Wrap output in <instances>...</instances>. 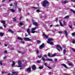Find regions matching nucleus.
Masks as SVG:
<instances>
[{
  "label": "nucleus",
  "mask_w": 75,
  "mask_h": 75,
  "mask_svg": "<svg viewBox=\"0 0 75 75\" xmlns=\"http://www.w3.org/2000/svg\"><path fill=\"white\" fill-rule=\"evenodd\" d=\"M49 3V2H48V1H47V0H45L43 1L42 6L43 7H46L47 4H48Z\"/></svg>",
  "instance_id": "obj_1"
},
{
  "label": "nucleus",
  "mask_w": 75,
  "mask_h": 75,
  "mask_svg": "<svg viewBox=\"0 0 75 75\" xmlns=\"http://www.w3.org/2000/svg\"><path fill=\"white\" fill-rule=\"evenodd\" d=\"M18 66L17 67H23V65H22V64H21V60H20L18 61Z\"/></svg>",
  "instance_id": "obj_2"
},
{
  "label": "nucleus",
  "mask_w": 75,
  "mask_h": 75,
  "mask_svg": "<svg viewBox=\"0 0 75 75\" xmlns=\"http://www.w3.org/2000/svg\"><path fill=\"white\" fill-rule=\"evenodd\" d=\"M32 21L33 22V24L34 25H35L36 27H37L38 25V23L35 22L34 20H32Z\"/></svg>",
  "instance_id": "obj_3"
},
{
  "label": "nucleus",
  "mask_w": 75,
  "mask_h": 75,
  "mask_svg": "<svg viewBox=\"0 0 75 75\" xmlns=\"http://www.w3.org/2000/svg\"><path fill=\"white\" fill-rule=\"evenodd\" d=\"M36 28H37L36 27L32 28V29L31 30V33H33V34H34V33H35V31H34V30H35Z\"/></svg>",
  "instance_id": "obj_4"
},
{
  "label": "nucleus",
  "mask_w": 75,
  "mask_h": 75,
  "mask_svg": "<svg viewBox=\"0 0 75 75\" xmlns=\"http://www.w3.org/2000/svg\"><path fill=\"white\" fill-rule=\"evenodd\" d=\"M57 50H58V51H59V52H60V50L58 49L59 48H60V50H62V47H61V46L60 45H57Z\"/></svg>",
  "instance_id": "obj_5"
},
{
  "label": "nucleus",
  "mask_w": 75,
  "mask_h": 75,
  "mask_svg": "<svg viewBox=\"0 0 75 75\" xmlns=\"http://www.w3.org/2000/svg\"><path fill=\"white\" fill-rule=\"evenodd\" d=\"M23 40H25V41H32L31 39H30L28 38H24Z\"/></svg>",
  "instance_id": "obj_6"
},
{
  "label": "nucleus",
  "mask_w": 75,
  "mask_h": 75,
  "mask_svg": "<svg viewBox=\"0 0 75 75\" xmlns=\"http://www.w3.org/2000/svg\"><path fill=\"white\" fill-rule=\"evenodd\" d=\"M56 53H55L54 54H52V55L50 56V53H48V56L49 57H54L56 56Z\"/></svg>",
  "instance_id": "obj_7"
},
{
  "label": "nucleus",
  "mask_w": 75,
  "mask_h": 75,
  "mask_svg": "<svg viewBox=\"0 0 75 75\" xmlns=\"http://www.w3.org/2000/svg\"><path fill=\"white\" fill-rule=\"evenodd\" d=\"M27 71L28 72H29V73H30L31 71V68L30 67H28L27 69Z\"/></svg>",
  "instance_id": "obj_8"
},
{
  "label": "nucleus",
  "mask_w": 75,
  "mask_h": 75,
  "mask_svg": "<svg viewBox=\"0 0 75 75\" xmlns=\"http://www.w3.org/2000/svg\"><path fill=\"white\" fill-rule=\"evenodd\" d=\"M9 11H11L12 13H15V12H16V10L14 9H9Z\"/></svg>",
  "instance_id": "obj_9"
},
{
  "label": "nucleus",
  "mask_w": 75,
  "mask_h": 75,
  "mask_svg": "<svg viewBox=\"0 0 75 75\" xmlns=\"http://www.w3.org/2000/svg\"><path fill=\"white\" fill-rule=\"evenodd\" d=\"M42 61H44V62H45V60H46V61H49V59H46V60L45 59V58H44V57H42Z\"/></svg>",
  "instance_id": "obj_10"
},
{
  "label": "nucleus",
  "mask_w": 75,
  "mask_h": 75,
  "mask_svg": "<svg viewBox=\"0 0 75 75\" xmlns=\"http://www.w3.org/2000/svg\"><path fill=\"white\" fill-rule=\"evenodd\" d=\"M53 41V39L52 38H50L48 39V41H47V43H50V42L51 41Z\"/></svg>",
  "instance_id": "obj_11"
},
{
  "label": "nucleus",
  "mask_w": 75,
  "mask_h": 75,
  "mask_svg": "<svg viewBox=\"0 0 75 75\" xmlns=\"http://www.w3.org/2000/svg\"><path fill=\"white\" fill-rule=\"evenodd\" d=\"M32 69L33 70H35L36 69V66L35 65H33L32 66Z\"/></svg>",
  "instance_id": "obj_12"
},
{
  "label": "nucleus",
  "mask_w": 75,
  "mask_h": 75,
  "mask_svg": "<svg viewBox=\"0 0 75 75\" xmlns=\"http://www.w3.org/2000/svg\"><path fill=\"white\" fill-rule=\"evenodd\" d=\"M64 33L66 37H67V36L68 35V32L66 30H64Z\"/></svg>",
  "instance_id": "obj_13"
},
{
  "label": "nucleus",
  "mask_w": 75,
  "mask_h": 75,
  "mask_svg": "<svg viewBox=\"0 0 75 75\" xmlns=\"http://www.w3.org/2000/svg\"><path fill=\"white\" fill-rule=\"evenodd\" d=\"M27 33H28L29 35H30V28H28L27 29Z\"/></svg>",
  "instance_id": "obj_14"
},
{
  "label": "nucleus",
  "mask_w": 75,
  "mask_h": 75,
  "mask_svg": "<svg viewBox=\"0 0 75 75\" xmlns=\"http://www.w3.org/2000/svg\"><path fill=\"white\" fill-rule=\"evenodd\" d=\"M44 44L43 43L40 46V49H42L44 47Z\"/></svg>",
  "instance_id": "obj_15"
},
{
  "label": "nucleus",
  "mask_w": 75,
  "mask_h": 75,
  "mask_svg": "<svg viewBox=\"0 0 75 75\" xmlns=\"http://www.w3.org/2000/svg\"><path fill=\"white\" fill-rule=\"evenodd\" d=\"M61 65L62 67H64V68H67V65L65 64H61Z\"/></svg>",
  "instance_id": "obj_16"
},
{
  "label": "nucleus",
  "mask_w": 75,
  "mask_h": 75,
  "mask_svg": "<svg viewBox=\"0 0 75 75\" xmlns=\"http://www.w3.org/2000/svg\"><path fill=\"white\" fill-rule=\"evenodd\" d=\"M69 17V16H67L64 18V19H68Z\"/></svg>",
  "instance_id": "obj_17"
},
{
  "label": "nucleus",
  "mask_w": 75,
  "mask_h": 75,
  "mask_svg": "<svg viewBox=\"0 0 75 75\" xmlns=\"http://www.w3.org/2000/svg\"><path fill=\"white\" fill-rule=\"evenodd\" d=\"M4 35V33H0V37H2Z\"/></svg>",
  "instance_id": "obj_18"
},
{
  "label": "nucleus",
  "mask_w": 75,
  "mask_h": 75,
  "mask_svg": "<svg viewBox=\"0 0 75 75\" xmlns=\"http://www.w3.org/2000/svg\"><path fill=\"white\" fill-rule=\"evenodd\" d=\"M68 1H64L62 2V3H63V4H67V3H68Z\"/></svg>",
  "instance_id": "obj_19"
},
{
  "label": "nucleus",
  "mask_w": 75,
  "mask_h": 75,
  "mask_svg": "<svg viewBox=\"0 0 75 75\" xmlns=\"http://www.w3.org/2000/svg\"><path fill=\"white\" fill-rule=\"evenodd\" d=\"M12 74H13V75H14V74L17 75H18V73L16 72H12Z\"/></svg>",
  "instance_id": "obj_20"
},
{
  "label": "nucleus",
  "mask_w": 75,
  "mask_h": 75,
  "mask_svg": "<svg viewBox=\"0 0 75 75\" xmlns=\"http://www.w3.org/2000/svg\"><path fill=\"white\" fill-rule=\"evenodd\" d=\"M70 11H72V12H73V13H74V14H75V11L73 10L72 9H70Z\"/></svg>",
  "instance_id": "obj_21"
},
{
  "label": "nucleus",
  "mask_w": 75,
  "mask_h": 75,
  "mask_svg": "<svg viewBox=\"0 0 75 75\" xmlns=\"http://www.w3.org/2000/svg\"><path fill=\"white\" fill-rule=\"evenodd\" d=\"M13 64L12 65V67H13V66H14L15 65V62L13 61Z\"/></svg>",
  "instance_id": "obj_22"
},
{
  "label": "nucleus",
  "mask_w": 75,
  "mask_h": 75,
  "mask_svg": "<svg viewBox=\"0 0 75 75\" xmlns=\"http://www.w3.org/2000/svg\"><path fill=\"white\" fill-rule=\"evenodd\" d=\"M43 35L44 36V37H45V38H48V35H47L45 34H43Z\"/></svg>",
  "instance_id": "obj_23"
},
{
  "label": "nucleus",
  "mask_w": 75,
  "mask_h": 75,
  "mask_svg": "<svg viewBox=\"0 0 75 75\" xmlns=\"http://www.w3.org/2000/svg\"><path fill=\"white\" fill-rule=\"evenodd\" d=\"M59 23H60V24L62 27H63V24H62V23L61 22V21H59Z\"/></svg>",
  "instance_id": "obj_24"
},
{
  "label": "nucleus",
  "mask_w": 75,
  "mask_h": 75,
  "mask_svg": "<svg viewBox=\"0 0 75 75\" xmlns=\"http://www.w3.org/2000/svg\"><path fill=\"white\" fill-rule=\"evenodd\" d=\"M1 23H2V24H5L6 23V21H1Z\"/></svg>",
  "instance_id": "obj_25"
},
{
  "label": "nucleus",
  "mask_w": 75,
  "mask_h": 75,
  "mask_svg": "<svg viewBox=\"0 0 75 75\" xmlns=\"http://www.w3.org/2000/svg\"><path fill=\"white\" fill-rule=\"evenodd\" d=\"M17 39L18 40H23V39L20 37H18Z\"/></svg>",
  "instance_id": "obj_26"
},
{
  "label": "nucleus",
  "mask_w": 75,
  "mask_h": 75,
  "mask_svg": "<svg viewBox=\"0 0 75 75\" xmlns=\"http://www.w3.org/2000/svg\"><path fill=\"white\" fill-rule=\"evenodd\" d=\"M44 67H43V66L40 67H39V69H42Z\"/></svg>",
  "instance_id": "obj_27"
},
{
  "label": "nucleus",
  "mask_w": 75,
  "mask_h": 75,
  "mask_svg": "<svg viewBox=\"0 0 75 75\" xmlns=\"http://www.w3.org/2000/svg\"><path fill=\"white\" fill-rule=\"evenodd\" d=\"M8 31L11 32V33H13V31L11 30H8Z\"/></svg>",
  "instance_id": "obj_28"
},
{
  "label": "nucleus",
  "mask_w": 75,
  "mask_h": 75,
  "mask_svg": "<svg viewBox=\"0 0 75 75\" xmlns=\"http://www.w3.org/2000/svg\"><path fill=\"white\" fill-rule=\"evenodd\" d=\"M23 23L22 22H20V25H18L19 27H20V25H23Z\"/></svg>",
  "instance_id": "obj_29"
},
{
  "label": "nucleus",
  "mask_w": 75,
  "mask_h": 75,
  "mask_svg": "<svg viewBox=\"0 0 75 75\" xmlns=\"http://www.w3.org/2000/svg\"><path fill=\"white\" fill-rule=\"evenodd\" d=\"M48 44H50V45H52L53 44V43L52 42H49V43H48Z\"/></svg>",
  "instance_id": "obj_30"
},
{
  "label": "nucleus",
  "mask_w": 75,
  "mask_h": 75,
  "mask_svg": "<svg viewBox=\"0 0 75 75\" xmlns=\"http://www.w3.org/2000/svg\"><path fill=\"white\" fill-rule=\"evenodd\" d=\"M13 21L15 22H16V17L14 18H13Z\"/></svg>",
  "instance_id": "obj_31"
},
{
  "label": "nucleus",
  "mask_w": 75,
  "mask_h": 75,
  "mask_svg": "<svg viewBox=\"0 0 75 75\" xmlns=\"http://www.w3.org/2000/svg\"><path fill=\"white\" fill-rule=\"evenodd\" d=\"M36 51L37 52V54H39L40 53V52H39V51H38V50L37 49L36 50Z\"/></svg>",
  "instance_id": "obj_32"
},
{
  "label": "nucleus",
  "mask_w": 75,
  "mask_h": 75,
  "mask_svg": "<svg viewBox=\"0 0 75 75\" xmlns=\"http://www.w3.org/2000/svg\"><path fill=\"white\" fill-rule=\"evenodd\" d=\"M68 65H69V66H72V65H73L72 63H69Z\"/></svg>",
  "instance_id": "obj_33"
},
{
  "label": "nucleus",
  "mask_w": 75,
  "mask_h": 75,
  "mask_svg": "<svg viewBox=\"0 0 75 75\" xmlns=\"http://www.w3.org/2000/svg\"><path fill=\"white\" fill-rule=\"evenodd\" d=\"M65 52H66V50L64 49L63 50L64 54H65Z\"/></svg>",
  "instance_id": "obj_34"
},
{
  "label": "nucleus",
  "mask_w": 75,
  "mask_h": 75,
  "mask_svg": "<svg viewBox=\"0 0 75 75\" xmlns=\"http://www.w3.org/2000/svg\"><path fill=\"white\" fill-rule=\"evenodd\" d=\"M72 43H73V44H75V40L74 39H73Z\"/></svg>",
  "instance_id": "obj_35"
},
{
  "label": "nucleus",
  "mask_w": 75,
  "mask_h": 75,
  "mask_svg": "<svg viewBox=\"0 0 75 75\" xmlns=\"http://www.w3.org/2000/svg\"><path fill=\"white\" fill-rule=\"evenodd\" d=\"M42 57V55H40L39 56H38V57L39 58H41Z\"/></svg>",
  "instance_id": "obj_36"
},
{
  "label": "nucleus",
  "mask_w": 75,
  "mask_h": 75,
  "mask_svg": "<svg viewBox=\"0 0 75 75\" xmlns=\"http://www.w3.org/2000/svg\"><path fill=\"white\" fill-rule=\"evenodd\" d=\"M37 12L38 13H40V9H38L36 10Z\"/></svg>",
  "instance_id": "obj_37"
},
{
  "label": "nucleus",
  "mask_w": 75,
  "mask_h": 75,
  "mask_svg": "<svg viewBox=\"0 0 75 75\" xmlns=\"http://www.w3.org/2000/svg\"><path fill=\"white\" fill-rule=\"evenodd\" d=\"M33 8H34V9H38V8L35 7H32Z\"/></svg>",
  "instance_id": "obj_38"
},
{
  "label": "nucleus",
  "mask_w": 75,
  "mask_h": 75,
  "mask_svg": "<svg viewBox=\"0 0 75 75\" xmlns=\"http://www.w3.org/2000/svg\"><path fill=\"white\" fill-rule=\"evenodd\" d=\"M37 42L38 44H40L41 42L40 40L37 41Z\"/></svg>",
  "instance_id": "obj_39"
},
{
  "label": "nucleus",
  "mask_w": 75,
  "mask_h": 75,
  "mask_svg": "<svg viewBox=\"0 0 75 75\" xmlns=\"http://www.w3.org/2000/svg\"><path fill=\"white\" fill-rule=\"evenodd\" d=\"M14 4H15V6H17V2H15L14 3Z\"/></svg>",
  "instance_id": "obj_40"
},
{
  "label": "nucleus",
  "mask_w": 75,
  "mask_h": 75,
  "mask_svg": "<svg viewBox=\"0 0 75 75\" xmlns=\"http://www.w3.org/2000/svg\"><path fill=\"white\" fill-rule=\"evenodd\" d=\"M66 24V23H65V21H64L63 25H65Z\"/></svg>",
  "instance_id": "obj_41"
},
{
  "label": "nucleus",
  "mask_w": 75,
  "mask_h": 75,
  "mask_svg": "<svg viewBox=\"0 0 75 75\" xmlns=\"http://www.w3.org/2000/svg\"><path fill=\"white\" fill-rule=\"evenodd\" d=\"M73 51H74V52H75V49L72 48L71 49Z\"/></svg>",
  "instance_id": "obj_42"
},
{
  "label": "nucleus",
  "mask_w": 75,
  "mask_h": 75,
  "mask_svg": "<svg viewBox=\"0 0 75 75\" xmlns=\"http://www.w3.org/2000/svg\"><path fill=\"white\" fill-rule=\"evenodd\" d=\"M53 61V60H52V59H49V61H51V62H52Z\"/></svg>",
  "instance_id": "obj_43"
},
{
  "label": "nucleus",
  "mask_w": 75,
  "mask_h": 75,
  "mask_svg": "<svg viewBox=\"0 0 75 75\" xmlns=\"http://www.w3.org/2000/svg\"><path fill=\"white\" fill-rule=\"evenodd\" d=\"M72 35H73V36H74V35H75V32L72 33Z\"/></svg>",
  "instance_id": "obj_44"
},
{
  "label": "nucleus",
  "mask_w": 75,
  "mask_h": 75,
  "mask_svg": "<svg viewBox=\"0 0 75 75\" xmlns=\"http://www.w3.org/2000/svg\"><path fill=\"white\" fill-rule=\"evenodd\" d=\"M3 25L4 26V27L5 28H6V27L7 26L6 25H5V24H4Z\"/></svg>",
  "instance_id": "obj_45"
},
{
  "label": "nucleus",
  "mask_w": 75,
  "mask_h": 75,
  "mask_svg": "<svg viewBox=\"0 0 75 75\" xmlns=\"http://www.w3.org/2000/svg\"><path fill=\"white\" fill-rule=\"evenodd\" d=\"M40 62H41V60L37 61V62L38 63H40Z\"/></svg>",
  "instance_id": "obj_46"
},
{
  "label": "nucleus",
  "mask_w": 75,
  "mask_h": 75,
  "mask_svg": "<svg viewBox=\"0 0 75 75\" xmlns=\"http://www.w3.org/2000/svg\"><path fill=\"white\" fill-rule=\"evenodd\" d=\"M4 52L5 54H7V51L6 50H5L4 51Z\"/></svg>",
  "instance_id": "obj_47"
},
{
  "label": "nucleus",
  "mask_w": 75,
  "mask_h": 75,
  "mask_svg": "<svg viewBox=\"0 0 75 75\" xmlns=\"http://www.w3.org/2000/svg\"><path fill=\"white\" fill-rule=\"evenodd\" d=\"M69 27H70V28H72V25H69Z\"/></svg>",
  "instance_id": "obj_48"
},
{
  "label": "nucleus",
  "mask_w": 75,
  "mask_h": 75,
  "mask_svg": "<svg viewBox=\"0 0 75 75\" xmlns=\"http://www.w3.org/2000/svg\"><path fill=\"white\" fill-rule=\"evenodd\" d=\"M44 65H45V66H46V67H47V63H44Z\"/></svg>",
  "instance_id": "obj_49"
},
{
  "label": "nucleus",
  "mask_w": 75,
  "mask_h": 75,
  "mask_svg": "<svg viewBox=\"0 0 75 75\" xmlns=\"http://www.w3.org/2000/svg\"><path fill=\"white\" fill-rule=\"evenodd\" d=\"M0 65H2V61H0Z\"/></svg>",
  "instance_id": "obj_50"
},
{
  "label": "nucleus",
  "mask_w": 75,
  "mask_h": 75,
  "mask_svg": "<svg viewBox=\"0 0 75 75\" xmlns=\"http://www.w3.org/2000/svg\"><path fill=\"white\" fill-rule=\"evenodd\" d=\"M47 67L49 68V69H51V68L49 66H47Z\"/></svg>",
  "instance_id": "obj_51"
},
{
  "label": "nucleus",
  "mask_w": 75,
  "mask_h": 75,
  "mask_svg": "<svg viewBox=\"0 0 75 75\" xmlns=\"http://www.w3.org/2000/svg\"><path fill=\"white\" fill-rule=\"evenodd\" d=\"M14 50V49L13 47L11 48V50Z\"/></svg>",
  "instance_id": "obj_52"
},
{
  "label": "nucleus",
  "mask_w": 75,
  "mask_h": 75,
  "mask_svg": "<svg viewBox=\"0 0 75 75\" xmlns=\"http://www.w3.org/2000/svg\"><path fill=\"white\" fill-rule=\"evenodd\" d=\"M43 57H45V58H47V56L46 55H44Z\"/></svg>",
  "instance_id": "obj_53"
},
{
  "label": "nucleus",
  "mask_w": 75,
  "mask_h": 75,
  "mask_svg": "<svg viewBox=\"0 0 75 75\" xmlns=\"http://www.w3.org/2000/svg\"><path fill=\"white\" fill-rule=\"evenodd\" d=\"M58 18H56V22H57V21H58Z\"/></svg>",
  "instance_id": "obj_54"
},
{
  "label": "nucleus",
  "mask_w": 75,
  "mask_h": 75,
  "mask_svg": "<svg viewBox=\"0 0 75 75\" xmlns=\"http://www.w3.org/2000/svg\"><path fill=\"white\" fill-rule=\"evenodd\" d=\"M59 34H62V33L61 31H59Z\"/></svg>",
  "instance_id": "obj_55"
},
{
  "label": "nucleus",
  "mask_w": 75,
  "mask_h": 75,
  "mask_svg": "<svg viewBox=\"0 0 75 75\" xmlns=\"http://www.w3.org/2000/svg\"><path fill=\"white\" fill-rule=\"evenodd\" d=\"M71 1L72 2H75V0H71Z\"/></svg>",
  "instance_id": "obj_56"
},
{
  "label": "nucleus",
  "mask_w": 75,
  "mask_h": 75,
  "mask_svg": "<svg viewBox=\"0 0 75 75\" xmlns=\"http://www.w3.org/2000/svg\"><path fill=\"white\" fill-rule=\"evenodd\" d=\"M18 9L19 11H21V8H18Z\"/></svg>",
  "instance_id": "obj_57"
},
{
  "label": "nucleus",
  "mask_w": 75,
  "mask_h": 75,
  "mask_svg": "<svg viewBox=\"0 0 75 75\" xmlns=\"http://www.w3.org/2000/svg\"><path fill=\"white\" fill-rule=\"evenodd\" d=\"M21 43H22V44H24V41H21Z\"/></svg>",
  "instance_id": "obj_58"
},
{
  "label": "nucleus",
  "mask_w": 75,
  "mask_h": 75,
  "mask_svg": "<svg viewBox=\"0 0 75 75\" xmlns=\"http://www.w3.org/2000/svg\"><path fill=\"white\" fill-rule=\"evenodd\" d=\"M6 56H5L4 57L3 59H6Z\"/></svg>",
  "instance_id": "obj_59"
},
{
  "label": "nucleus",
  "mask_w": 75,
  "mask_h": 75,
  "mask_svg": "<svg viewBox=\"0 0 75 75\" xmlns=\"http://www.w3.org/2000/svg\"><path fill=\"white\" fill-rule=\"evenodd\" d=\"M6 1V0H3L2 1V2L3 3L4 2H5V1Z\"/></svg>",
  "instance_id": "obj_60"
},
{
  "label": "nucleus",
  "mask_w": 75,
  "mask_h": 75,
  "mask_svg": "<svg viewBox=\"0 0 75 75\" xmlns=\"http://www.w3.org/2000/svg\"><path fill=\"white\" fill-rule=\"evenodd\" d=\"M63 47H64V48H65V47H66V46H65V45H63Z\"/></svg>",
  "instance_id": "obj_61"
},
{
  "label": "nucleus",
  "mask_w": 75,
  "mask_h": 75,
  "mask_svg": "<svg viewBox=\"0 0 75 75\" xmlns=\"http://www.w3.org/2000/svg\"><path fill=\"white\" fill-rule=\"evenodd\" d=\"M22 18H23V17H20V20H21V19H22Z\"/></svg>",
  "instance_id": "obj_62"
},
{
  "label": "nucleus",
  "mask_w": 75,
  "mask_h": 75,
  "mask_svg": "<svg viewBox=\"0 0 75 75\" xmlns=\"http://www.w3.org/2000/svg\"><path fill=\"white\" fill-rule=\"evenodd\" d=\"M54 60H55V62H56V61H57V59H55Z\"/></svg>",
  "instance_id": "obj_63"
},
{
  "label": "nucleus",
  "mask_w": 75,
  "mask_h": 75,
  "mask_svg": "<svg viewBox=\"0 0 75 75\" xmlns=\"http://www.w3.org/2000/svg\"><path fill=\"white\" fill-rule=\"evenodd\" d=\"M49 74H50V75H51V74H52V73L51 72H49Z\"/></svg>",
  "instance_id": "obj_64"
}]
</instances>
